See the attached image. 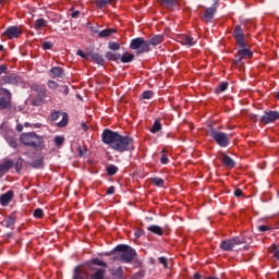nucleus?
I'll use <instances>...</instances> for the list:
<instances>
[{"label": "nucleus", "mask_w": 279, "mask_h": 279, "mask_svg": "<svg viewBox=\"0 0 279 279\" xmlns=\"http://www.w3.org/2000/svg\"><path fill=\"white\" fill-rule=\"evenodd\" d=\"M202 275H199V272L194 274V279H201Z\"/></svg>", "instance_id": "obj_62"}, {"label": "nucleus", "mask_w": 279, "mask_h": 279, "mask_svg": "<svg viewBox=\"0 0 279 279\" xmlns=\"http://www.w3.org/2000/svg\"><path fill=\"white\" fill-rule=\"evenodd\" d=\"M59 93H62L63 95H69V86L66 85L59 86Z\"/></svg>", "instance_id": "obj_50"}, {"label": "nucleus", "mask_w": 279, "mask_h": 279, "mask_svg": "<svg viewBox=\"0 0 279 279\" xmlns=\"http://www.w3.org/2000/svg\"><path fill=\"white\" fill-rule=\"evenodd\" d=\"M69 124V116L66 113L63 114L62 120L57 123L58 128H66Z\"/></svg>", "instance_id": "obj_35"}, {"label": "nucleus", "mask_w": 279, "mask_h": 279, "mask_svg": "<svg viewBox=\"0 0 279 279\" xmlns=\"http://www.w3.org/2000/svg\"><path fill=\"white\" fill-rule=\"evenodd\" d=\"M54 143L57 145V147H60L64 144V137L60 136V135H57L54 137Z\"/></svg>", "instance_id": "obj_47"}, {"label": "nucleus", "mask_w": 279, "mask_h": 279, "mask_svg": "<svg viewBox=\"0 0 279 279\" xmlns=\"http://www.w3.org/2000/svg\"><path fill=\"white\" fill-rule=\"evenodd\" d=\"M53 48V44L51 41H44L43 44V49L45 51L49 50V49H52Z\"/></svg>", "instance_id": "obj_49"}, {"label": "nucleus", "mask_w": 279, "mask_h": 279, "mask_svg": "<svg viewBox=\"0 0 279 279\" xmlns=\"http://www.w3.org/2000/svg\"><path fill=\"white\" fill-rule=\"evenodd\" d=\"M114 0H96L95 5L101 10L102 8H106V5H110Z\"/></svg>", "instance_id": "obj_32"}, {"label": "nucleus", "mask_w": 279, "mask_h": 279, "mask_svg": "<svg viewBox=\"0 0 279 279\" xmlns=\"http://www.w3.org/2000/svg\"><path fill=\"white\" fill-rule=\"evenodd\" d=\"M106 278V269L97 268L92 275L89 279H102ZM73 279H88V272L86 270H82L80 266L74 268Z\"/></svg>", "instance_id": "obj_4"}, {"label": "nucleus", "mask_w": 279, "mask_h": 279, "mask_svg": "<svg viewBox=\"0 0 279 279\" xmlns=\"http://www.w3.org/2000/svg\"><path fill=\"white\" fill-rule=\"evenodd\" d=\"M14 167V161L12 159H5L2 163H0V178H3L10 169Z\"/></svg>", "instance_id": "obj_14"}, {"label": "nucleus", "mask_w": 279, "mask_h": 279, "mask_svg": "<svg viewBox=\"0 0 279 279\" xmlns=\"http://www.w3.org/2000/svg\"><path fill=\"white\" fill-rule=\"evenodd\" d=\"M165 40V36L162 35H155L150 40H148L149 47H158Z\"/></svg>", "instance_id": "obj_23"}, {"label": "nucleus", "mask_w": 279, "mask_h": 279, "mask_svg": "<svg viewBox=\"0 0 279 279\" xmlns=\"http://www.w3.org/2000/svg\"><path fill=\"white\" fill-rule=\"evenodd\" d=\"M93 265H96L97 267H108V264L99 258H94L87 262V266L89 267V269H92L93 271H97V269L93 268Z\"/></svg>", "instance_id": "obj_19"}, {"label": "nucleus", "mask_w": 279, "mask_h": 279, "mask_svg": "<svg viewBox=\"0 0 279 279\" xmlns=\"http://www.w3.org/2000/svg\"><path fill=\"white\" fill-rule=\"evenodd\" d=\"M20 82H21V77L16 76V74L2 76L0 78L1 86H4L5 84H10L11 86H19Z\"/></svg>", "instance_id": "obj_13"}, {"label": "nucleus", "mask_w": 279, "mask_h": 279, "mask_svg": "<svg viewBox=\"0 0 279 279\" xmlns=\"http://www.w3.org/2000/svg\"><path fill=\"white\" fill-rule=\"evenodd\" d=\"M101 141L105 145H109L111 149L120 154L134 151V140L130 136H123L119 132L105 129L101 134Z\"/></svg>", "instance_id": "obj_1"}, {"label": "nucleus", "mask_w": 279, "mask_h": 279, "mask_svg": "<svg viewBox=\"0 0 279 279\" xmlns=\"http://www.w3.org/2000/svg\"><path fill=\"white\" fill-rule=\"evenodd\" d=\"M72 19H80V11H74L71 13Z\"/></svg>", "instance_id": "obj_58"}, {"label": "nucleus", "mask_w": 279, "mask_h": 279, "mask_svg": "<svg viewBox=\"0 0 279 279\" xmlns=\"http://www.w3.org/2000/svg\"><path fill=\"white\" fill-rule=\"evenodd\" d=\"M29 165L33 169H40L43 167V159H35Z\"/></svg>", "instance_id": "obj_40"}, {"label": "nucleus", "mask_w": 279, "mask_h": 279, "mask_svg": "<svg viewBox=\"0 0 279 279\" xmlns=\"http://www.w3.org/2000/svg\"><path fill=\"white\" fill-rule=\"evenodd\" d=\"M60 119V111H54L51 113V121H58Z\"/></svg>", "instance_id": "obj_52"}, {"label": "nucleus", "mask_w": 279, "mask_h": 279, "mask_svg": "<svg viewBox=\"0 0 279 279\" xmlns=\"http://www.w3.org/2000/svg\"><path fill=\"white\" fill-rule=\"evenodd\" d=\"M7 72H8V65L5 64L0 65V75H3V73H7Z\"/></svg>", "instance_id": "obj_56"}, {"label": "nucleus", "mask_w": 279, "mask_h": 279, "mask_svg": "<svg viewBox=\"0 0 279 279\" xmlns=\"http://www.w3.org/2000/svg\"><path fill=\"white\" fill-rule=\"evenodd\" d=\"M154 97V92L145 90L142 94V99H151Z\"/></svg>", "instance_id": "obj_46"}, {"label": "nucleus", "mask_w": 279, "mask_h": 279, "mask_svg": "<svg viewBox=\"0 0 279 279\" xmlns=\"http://www.w3.org/2000/svg\"><path fill=\"white\" fill-rule=\"evenodd\" d=\"M226 90H228V82H222L215 88L216 95H219L220 93H226Z\"/></svg>", "instance_id": "obj_31"}, {"label": "nucleus", "mask_w": 279, "mask_h": 279, "mask_svg": "<svg viewBox=\"0 0 279 279\" xmlns=\"http://www.w3.org/2000/svg\"><path fill=\"white\" fill-rule=\"evenodd\" d=\"M233 38L238 47H246L245 33L243 32V27H241V25L234 26Z\"/></svg>", "instance_id": "obj_9"}, {"label": "nucleus", "mask_w": 279, "mask_h": 279, "mask_svg": "<svg viewBox=\"0 0 279 279\" xmlns=\"http://www.w3.org/2000/svg\"><path fill=\"white\" fill-rule=\"evenodd\" d=\"M112 276L116 279H123V267L120 266L116 270H113Z\"/></svg>", "instance_id": "obj_34"}, {"label": "nucleus", "mask_w": 279, "mask_h": 279, "mask_svg": "<svg viewBox=\"0 0 279 279\" xmlns=\"http://www.w3.org/2000/svg\"><path fill=\"white\" fill-rule=\"evenodd\" d=\"M229 241H231V245H233V247L235 245H243V238H240V236L231 238L229 239Z\"/></svg>", "instance_id": "obj_39"}, {"label": "nucleus", "mask_w": 279, "mask_h": 279, "mask_svg": "<svg viewBox=\"0 0 279 279\" xmlns=\"http://www.w3.org/2000/svg\"><path fill=\"white\" fill-rule=\"evenodd\" d=\"M257 230L258 232H267L268 230H270V228L268 226L263 225V226H258Z\"/></svg>", "instance_id": "obj_53"}, {"label": "nucleus", "mask_w": 279, "mask_h": 279, "mask_svg": "<svg viewBox=\"0 0 279 279\" xmlns=\"http://www.w3.org/2000/svg\"><path fill=\"white\" fill-rule=\"evenodd\" d=\"M108 175H117V173H119V167L114 166V165H109L107 166L106 169Z\"/></svg>", "instance_id": "obj_33"}, {"label": "nucleus", "mask_w": 279, "mask_h": 279, "mask_svg": "<svg viewBox=\"0 0 279 279\" xmlns=\"http://www.w3.org/2000/svg\"><path fill=\"white\" fill-rule=\"evenodd\" d=\"M159 263L167 269L169 267V262L167 260V257H159Z\"/></svg>", "instance_id": "obj_51"}, {"label": "nucleus", "mask_w": 279, "mask_h": 279, "mask_svg": "<svg viewBox=\"0 0 279 279\" xmlns=\"http://www.w3.org/2000/svg\"><path fill=\"white\" fill-rule=\"evenodd\" d=\"M239 48L240 49L236 52L233 63L236 66H242L243 60H245L246 58H253L254 52H252V50H250V48H247V44L245 47H239Z\"/></svg>", "instance_id": "obj_8"}, {"label": "nucleus", "mask_w": 279, "mask_h": 279, "mask_svg": "<svg viewBox=\"0 0 279 279\" xmlns=\"http://www.w3.org/2000/svg\"><path fill=\"white\" fill-rule=\"evenodd\" d=\"M216 12H217V7H215V4H213L210 8H207L205 10V14L203 16L204 21L206 23H210V21H213V19H215Z\"/></svg>", "instance_id": "obj_17"}, {"label": "nucleus", "mask_w": 279, "mask_h": 279, "mask_svg": "<svg viewBox=\"0 0 279 279\" xmlns=\"http://www.w3.org/2000/svg\"><path fill=\"white\" fill-rule=\"evenodd\" d=\"M209 136L217 143L219 147H229L230 141L232 140V134H227L221 131H216L215 129L209 130Z\"/></svg>", "instance_id": "obj_5"}, {"label": "nucleus", "mask_w": 279, "mask_h": 279, "mask_svg": "<svg viewBox=\"0 0 279 279\" xmlns=\"http://www.w3.org/2000/svg\"><path fill=\"white\" fill-rule=\"evenodd\" d=\"M43 27H47V20H45V19L36 20L34 29H36V32H40V29H43Z\"/></svg>", "instance_id": "obj_29"}, {"label": "nucleus", "mask_w": 279, "mask_h": 279, "mask_svg": "<svg viewBox=\"0 0 279 279\" xmlns=\"http://www.w3.org/2000/svg\"><path fill=\"white\" fill-rule=\"evenodd\" d=\"M130 49L136 51L137 56L148 53V51L151 50V48L149 47V40H145V38L143 37L132 39L130 43Z\"/></svg>", "instance_id": "obj_6"}, {"label": "nucleus", "mask_w": 279, "mask_h": 279, "mask_svg": "<svg viewBox=\"0 0 279 279\" xmlns=\"http://www.w3.org/2000/svg\"><path fill=\"white\" fill-rule=\"evenodd\" d=\"M279 120V111H265L262 118L259 119V122L263 125H269V123H274Z\"/></svg>", "instance_id": "obj_10"}, {"label": "nucleus", "mask_w": 279, "mask_h": 279, "mask_svg": "<svg viewBox=\"0 0 279 279\" xmlns=\"http://www.w3.org/2000/svg\"><path fill=\"white\" fill-rule=\"evenodd\" d=\"M106 195H114V186H109L106 192Z\"/></svg>", "instance_id": "obj_57"}, {"label": "nucleus", "mask_w": 279, "mask_h": 279, "mask_svg": "<svg viewBox=\"0 0 279 279\" xmlns=\"http://www.w3.org/2000/svg\"><path fill=\"white\" fill-rule=\"evenodd\" d=\"M159 5H165L168 10H173L178 5V0H157Z\"/></svg>", "instance_id": "obj_20"}, {"label": "nucleus", "mask_w": 279, "mask_h": 279, "mask_svg": "<svg viewBox=\"0 0 279 279\" xmlns=\"http://www.w3.org/2000/svg\"><path fill=\"white\" fill-rule=\"evenodd\" d=\"M20 141L26 147H33V149H37L43 145V136L36 134L35 132L23 133L20 136Z\"/></svg>", "instance_id": "obj_2"}, {"label": "nucleus", "mask_w": 279, "mask_h": 279, "mask_svg": "<svg viewBox=\"0 0 279 279\" xmlns=\"http://www.w3.org/2000/svg\"><path fill=\"white\" fill-rule=\"evenodd\" d=\"M8 144L13 148L16 149L19 147V143L16 142V138L9 137L7 138Z\"/></svg>", "instance_id": "obj_43"}, {"label": "nucleus", "mask_w": 279, "mask_h": 279, "mask_svg": "<svg viewBox=\"0 0 279 279\" xmlns=\"http://www.w3.org/2000/svg\"><path fill=\"white\" fill-rule=\"evenodd\" d=\"M234 196H235V197H243V190L236 189V190L234 191Z\"/></svg>", "instance_id": "obj_55"}, {"label": "nucleus", "mask_w": 279, "mask_h": 279, "mask_svg": "<svg viewBox=\"0 0 279 279\" xmlns=\"http://www.w3.org/2000/svg\"><path fill=\"white\" fill-rule=\"evenodd\" d=\"M220 160L222 165L228 169H234V167H236V161H234V159H232L230 156H228L225 153L221 154Z\"/></svg>", "instance_id": "obj_15"}, {"label": "nucleus", "mask_w": 279, "mask_h": 279, "mask_svg": "<svg viewBox=\"0 0 279 279\" xmlns=\"http://www.w3.org/2000/svg\"><path fill=\"white\" fill-rule=\"evenodd\" d=\"M50 73L53 77H63L64 76V70L60 66H53L50 70Z\"/></svg>", "instance_id": "obj_28"}, {"label": "nucleus", "mask_w": 279, "mask_h": 279, "mask_svg": "<svg viewBox=\"0 0 279 279\" xmlns=\"http://www.w3.org/2000/svg\"><path fill=\"white\" fill-rule=\"evenodd\" d=\"M4 222H5V228H12V226L16 223V217L9 216Z\"/></svg>", "instance_id": "obj_38"}, {"label": "nucleus", "mask_w": 279, "mask_h": 279, "mask_svg": "<svg viewBox=\"0 0 279 279\" xmlns=\"http://www.w3.org/2000/svg\"><path fill=\"white\" fill-rule=\"evenodd\" d=\"M82 130H84V132L88 131V125H86L85 122L82 123Z\"/></svg>", "instance_id": "obj_60"}, {"label": "nucleus", "mask_w": 279, "mask_h": 279, "mask_svg": "<svg viewBox=\"0 0 279 279\" xmlns=\"http://www.w3.org/2000/svg\"><path fill=\"white\" fill-rule=\"evenodd\" d=\"M179 43H181V45H184L185 47H193V45H195V39H193V37H191V35H180L178 37Z\"/></svg>", "instance_id": "obj_18"}, {"label": "nucleus", "mask_w": 279, "mask_h": 279, "mask_svg": "<svg viewBox=\"0 0 279 279\" xmlns=\"http://www.w3.org/2000/svg\"><path fill=\"white\" fill-rule=\"evenodd\" d=\"M276 98L279 100V92H277V94H276Z\"/></svg>", "instance_id": "obj_64"}, {"label": "nucleus", "mask_w": 279, "mask_h": 279, "mask_svg": "<svg viewBox=\"0 0 279 279\" xmlns=\"http://www.w3.org/2000/svg\"><path fill=\"white\" fill-rule=\"evenodd\" d=\"M21 169H23V158H19L15 162V171L16 173H21Z\"/></svg>", "instance_id": "obj_44"}, {"label": "nucleus", "mask_w": 279, "mask_h": 279, "mask_svg": "<svg viewBox=\"0 0 279 279\" xmlns=\"http://www.w3.org/2000/svg\"><path fill=\"white\" fill-rule=\"evenodd\" d=\"M119 60L122 62V64H130V62H134V54L124 52L122 56L120 54Z\"/></svg>", "instance_id": "obj_24"}, {"label": "nucleus", "mask_w": 279, "mask_h": 279, "mask_svg": "<svg viewBox=\"0 0 279 279\" xmlns=\"http://www.w3.org/2000/svg\"><path fill=\"white\" fill-rule=\"evenodd\" d=\"M161 130H162V124L160 123V120L156 119L150 129V132L153 134H156V133L160 132Z\"/></svg>", "instance_id": "obj_30"}, {"label": "nucleus", "mask_w": 279, "mask_h": 279, "mask_svg": "<svg viewBox=\"0 0 279 279\" xmlns=\"http://www.w3.org/2000/svg\"><path fill=\"white\" fill-rule=\"evenodd\" d=\"M34 217H35L36 219H43V217H45V213L43 211L41 208H36V209L34 210Z\"/></svg>", "instance_id": "obj_42"}, {"label": "nucleus", "mask_w": 279, "mask_h": 279, "mask_svg": "<svg viewBox=\"0 0 279 279\" xmlns=\"http://www.w3.org/2000/svg\"><path fill=\"white\" fill-rule=\"evenodd\" d=\"M47 86L50 88V90H58V88H60V85L56 83V81L51 80L47 82Z\"/></svg>", "instance_id": "obj_41"}, {"label": "nucleus", "mask_w": 279, "mask_h": 279, "mask_svg": "<svg viewBox=\"0 0 279 279\" xmlns=\"http://www.w3.org/2000/svg\"><path fill=\"white\" fill-rule=\"evenodd\" d=\"M105 58L107 60H110L111 62H119V60L121 58V54L119 52L108 51V52L105 53Z\"/></svg>", "instance_id": "obj_26"}, {"label": "nucleus", "mask_w": 279, "mask_h": 279, "mask_svg": "<svg viewBox=\"0 0 279 279\" xmlns=\"http://www.w3.org/2000/svg\"><path fill=\"white\" fill-rule=\"evenodd\" d=\"M151 182H153V184H155V186H159L160 189H165V180H162L160 178H153Z\"/></svg>", "instance_id": "obj_37"}, {"label": "nucleus", "mask_w": 279, "mask_h": 279, "mask_svg": "<svg viewBox=\"0 0 279 279\" xmlns=\"http://www.w3.org/2000/svg\"><path fill=\"white\" fill-rule=\"evenodd\" d=\"M76 54H78L81 58H83L84 60H88V54H86L84 51L82 50H77Z\"/></svg>", "instance_id": "obj_54"}, {"label": "nucleus", "mask_w": 279, "mask_h": 279, "mask_svg": "<svg viewBox=\"0 0 279 279\" xmlns=\"http://www.w3.org/2000/svg\"><path fill=\"white\" fill-rule=\"evenodd\" d=\"M216 8L219 5V0H214V4Z\"/></svg>", "instance_id": "obj_63"}, {"label": "nucleus", "mask_w": 279, "mask_h": 279, "mask_svg": "<svg viewBox=\"0 0 279 279\" xmlns=\"http://www.w3.org/2000/svg\"><path fill=\"white\" fill-rule=\"evenodd\" d=\"M33 90L37 93V99L33 104L34 106H40L45 101V97H47V87L45 85H34Z\"/></svg>", "instance_id": "obj_11"}, {"label": "nucleus", "mask_w": 279, "mask_h": 279, "mask_svg": "<svg viewBox=\"0 0 279 279\" xmlns=\"http://www.w3.org/2000/svg\"><path fill=\"white\" fill-rule=\"evenodd\" d=\"M220 250H222V252H232V250H234V246L232 245L231 240H223L220 243Z\"/></svg>", "instance_id": "obj_25"}, {"label": "nucleus", "mask_w": 279, "mask_h": 279, "mask_svg": "<svg viewBox=\"0 0 279 279\" xmlns=\"http://www.w3.org/2000/svg\"><path fill=\"white\" fill-rule=\"evenodd\" d=\"M143 234H145V231H143V230H138V231L135 233L136 236H143Z\"/></svg>", "instance_id": "obj_59"}, {"label": "nucleus", "mask_w": 279, "mask_h": 279, "mask_svg": "<svg viewBox=\"0 0 279 279\" xmlns=\"http://www.w3.org/2000/svg\"><path fill=\"white\" fill-rule=\"evenodd\" d=\"M113 252H121L120 254V260L121 263H126L130 264L132 260H134L136 256V251L132 248V246L126 245V244H118L114 248Z\"/></svg>", "instance_id": "obj_3"}, {"label": "nucleus", "mask_w": 279, "mask_h": 279, "mask_svg": "<svg viewBox=\"0 0 279 279\" xmlns=\"http://www.w3.org/2000/svg\"><path fill=\"white\" fill-rule=\"evenodd\" d=\"M271 253H272L274 257L277 258V260H279V248H278V245L272 244Z\"/></svg>", "instance_id": "obj_45"}, {"label": "nucleus", "mask_w": 279, "mask_h": 279, "mask_svg": "<svg viewBox=\"0 0 279 279\" xmlns=\"http://www.w3.org/2000/svg\"><path fill=\"white\" fill-rule=\"evenodd\" d=\"M112 34H117V29L114 28H106L104 31H100L98 33L99 38H110V36H112Z\"/></svg>", "instance_id": "obj_27"}, {"label": "nucleus", "mask_w": 279, "mask_h": 279, "mask_svg": "<svg viewBox=\"0 0 279 279\" xmlns=\"http://www.w3.org/2000/svg\"><path fill=\"white\" fill-rule=\"evenodd\" d=\"M16 131L17 132H23V125L22 124H17L16 125Z\"/></svg>", "instance_id": "obj_61"}, {"label": "nucleus", "mask_w": 279, "mask_h": 279, "mask_svg": "<svg viewBox=\"0 0 279 279\" xmlns=\"http://www.w3.org/2000/svg\"><path fill=\"white\" fill-rule=\"evenodd\" d=\"M21 34H23V29H21V27L9 26L4 31L3 36H5V38H9V40H12V38H19V36H21Z\"/></svg>", "instance_id": "obj_12"}, {"label": "nucleus", "mask_w": 279, "mask_h": 279, "mask_svg": "<svg viewBox=\"0 0 279 279\" xmlns=\"http://www.w3.org/2000/svg\"><path fill=\"white\" fill-rule=\"evenodd\" d=\"M14 199V191L10 190L0 196L1 206H8Z\"/></svg>", "instance_id": "obj_16"}, {"label": "nucleus", "mask_w": 279, "mask_h": 279, "mask_svg": "<svg viewBox=\"0 0 279 279\" xmlns=\"http://www.w3.org/2000/svg\"><path fill=\"white\" fill-rule=\"evenodd\" d=\"M148 232H151L153 234H157V236H162L165 234V231L160 226L158 225H153L147 227Z\"/></svg>", "instance_id": "obj_21"}, {"label": "nucleus", "mask_w": 279, "mask_h": 279, "mask_svg": "<svg viewBox=\"0 0 279 279\" xmlns=\"http://www.w3.org/2000/svg\"><path fill=\"white\" fill-rule=\"evenodd\" d=\"M90 58L96 64H99V66H104V64H106L104 57L97 52L90 53Z\"/></svg>", "instance_id": "obj_22"}, {"label": "nucleus", "mask_w": 279, "mask_h": 279, "mask_svg": "<svg viewBox=\"0 0 279 279\" xmlns=\"http://www.w3.org/2000/svg\"><path fill=\"white\" fill-rule=\"evenodd\" d=\"M160 162L161 165H169V157L165 154V150H162Z\"/></svg>", "instance_id": "obj_48"}, {"label": "nucleus", "mask_w": 279, "mask_h": 279, "mask_svg": "<svg viewBox=\"0 0 279 279\" xmlns=\"http://www.w3.org/2000/svg\"><path fill=\"white\" fill-rule=\"evenodd\" d=\"M108 48L111 50V51H119L121 49V45L117 41H109L108 43Z\"/></svg>", "instance_id": "obj_36"}, {"label": "nucleus", "mask_w": 279, "mask_h": 279, "mask_svg": "<svg viewBox=\"0 0 279 279\" xmlns=\"http://www.w3.org/2000/svg\"><path fill=\"white\" fill-rule=\"evenodd\" d=\"M0 110L12 108V93L8 88L0 87Z\"/></svg>", "instance_id": "obj_7"}]
</instances>
